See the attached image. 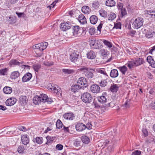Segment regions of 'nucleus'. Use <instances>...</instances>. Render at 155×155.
Returning <instances> with one entry per match:
<instances>
[{
    "instance_id": "nucleus-20",
    "label": "nucleus",
    "mask_w": 155,
    "mask_h": 155,
    "mask_svg": "<svg viewBox=\"0 0 155 155\" xmlns=\"http://www.w3.org/2000/svg\"><path fill=\"white\" fill-rule=\"evenodd\" d=\"M21 140L24 145H26L29 143V139L26 134L21 136Z\"/></svg>"
},
{
    "instance_id": "nucleus-25",
    "label": "nucleus",
    "mask_w": 155,
    "mask_h": 155,
    "mask_svg": "<svg viewBox=\"0 0 155 155\" xmlns=\"http://www.w3.org/2000/svg\"><path fill=\"white\" fill-rule=\"evenodd\" d=\"M82 88V86H79L78 84H75L74 85L72 86L71 87V91L75 92L76 91H78L79 90Z\"/></svg>"
},
{
    "instance_id": "nucleus-41",
    "label": "nucleus",
    "mask_w": 155,
    "mask_h": 155,
    "mask_svg": "<svg viewBox=\"0 0 155 155\" xmlns=\"http://www.w3.org/2000/svg\"><path fill=\"white\" fill-rule=\"evenodd\" d=\"M120 17H123L124 16L127 15V12L126 8H124L120 10Z\"/></svg>"
},
{
    "instance_id": "nucleus-26",
    "label": "nucleus",
    "mask_w": 155,
    "mask_h": 155,
    "mask_svg": "<svg viewBox=\"0 0 155 155\" xmlns=\"http://www.w3.org/2000/svg\"><path fill=\"white\" fill-rule=\"evenodd\" d=\"M97 17L95 15H92L90 18V21L91 24H95L97 22Z\"/></svg>"
},
{
    "instance_id": "nucleus-7",
    "label": "nucleus",
    "mask_w": 155,
    "mask_h": 155,
    "mask_svg": "<svg viewBox=\"0 0 155 155\" xmlns=\"http://www.w3.org/2000/svg\"><path fill=\"white\" fill-rule=\"evenodd\" d=\"M48 45V42H45L35 45V47L36 49L42 51L46 48Z\"/></svg>"
},
{
    "instance_id": "nucleus-9",
    "label": "nucleus",
    "mask_w": 155,
    "mask_h": 155,
    "mask_svg": "<svg viewBox=\"0 0 155 155\" xmlns=\"http://www.w3.org/2000/svg\"><path fill=\"white\" fill-rule=\"evenodd\" d=\"M63 117L66 120H72L74 119L75 116L73 113L70 112L64 114Z\"/></svg>"
},
{
    "instance_id": "nucleus-56",
    "label": "nucleus",
    "mask_w": 155,
    "mask_h": 155,
    "mask_svg": "<svg viewBox=\"0 0 155 155\" xmlns=\"http://www.w3.org/2000/svg\"><path fill=\"white\" fill-rule=\"evenodd\" d=\"M113 143H110V146L108 147L107 150L109 152H111L113 150L114 147H113Z\"/></svg>"
},
{
    "instance_id": "nucleus-61",
    "label": "nucleus",
    "mask_w": 155,
    "mask_h": 155,
    "mask_svg": "<svg viewBox=\"0 0 155 155\" xmlns=\"http://www.w3.org/2000/svg\"><path fill=\"white\" fill-rule=\"evenodd\" d=\"M141 153L140 151L137 150L132 152L131 155H140Z\"/></svg>"
},
{
    "instance_id": "nucleus-18",
    "label": "nucleus",
    "mask_w": 155,
    "mask_h": 155,
    "mask_svg": "<svg viewBox=\"0 0 155 155\" xmlns=\"http://www.w3.org/2000/svg\"><path fill=\"white\" fill-rule=\"evenodd\" d=\"M6 20L9 24H12L15 23L16 21V17H7Z\"/></svg>"
},
{
    "instance_id": "nucleus-24",
    "label": "nucleus",
    "mask_w": 155,
    "mask_h": 155,
    "mask_svg": "<svg viewBox=\"0 0 155 155\" xmlns=\"http://www.w3.org/2000/svg\"><path fill=\"white\" fill-rule=\"evenodd\" d=\"M118 75V72L117 70L116 69H114L111 71L110 76L112 78L117 77Z\"/></svg>"
},
{
    "instance_id": "nucleus-16",
    "label": "nucleus",
    "mask_w": 155,
    "mask_h": 155,
    "mask_svg": "<svg viewBox=\"0 0 155 155\" xmlns=\"http://www.w3.org/2000/svg\"><path fill=\"white\" fill-rule=\"evenodd\" d=\"M31 77V74L30 73H27L23 76L22 78V81L25 82L28 81Z\"/></svg>"
},
{
    "instance_id": "nucleus-4",
    "label": "nucleus",
    "mask_w": 155,
    "mask_h": 155,
    "mask_svg": "<svg viewBox=\"0 0 155 155\" xmlns=\"http://www.w3.org/2000/svg\"><path fill=\"white\" fill-rule=\"evenodd\" d=\"M143 19L142 18H138L135 19L133 21L132 26L134 29H138L143 25Z\"/></svg>"
},
{
    "instance_id": "nucleus-21",
    "label": "nucleus",
    "mask_w": 155,
    "mask_h": 155,
    "mask_svg": "<svg viewBox=\"0 0 155 155\" xmlns=\"http://www.w3.org/2000/svg\"><path fill=\"white\" fill-rule=\"evenodd\" d=\"M78 21L79 22L83 24H85L87 23L86 19L83 14L79 15L78 17Z\"/></svg>"
},
{
    "instance_id": "nucleus-59",
    "label": "nucleus",
    "mask_w": 155,
    "mask_h": 155,
    "mask_svg": "<svg viewBox=\"0 0 155 155\" xmlns=\"http://www.w3.org/2000/svg\"><path fill=\"white\" fill-rule=\"evenodd\" d=\"M95 31V29L94 28H91L89 29V33L91 35H94Z\"/></svg>"
},
{
    "instance_id": "nucleus-42",
    "label": "nucleus",
    "mask_w": 155,
    "mask_h": 155,
    "mask_svg": "<svg viewBox=\"0 0 155 155\" xmlns=\"http://www.w3.org/2000/svg\"><path fill=\"white\" fill-rule=\"evenodd\" d=\"M8 71V69L7 68L1 69L0 70V74L1 75H5L6 74Z\"/></svg>"
},
{
    "instance_id": "nucleus-29",
    "label": "nucleus",
    "mask_w": 155,
    "mask_h": 155,
    "mask_svg": "<svg viewBox=\"0 0 155 155\" xmlns=\"http://www.w3.org/2000/svg\"><path fill=\"white\" fill-rule=\"evenodd\" d=\"M33 102L35 104H38L41 102L40 95L39 96H36L33 99Z\"/></svg>"
},
{
    "instance_id": "nucleus-8",
    "label": "nucleus",
    "mask_w": 155,
    "mask_h": 155,
    "mask_svg": "<svg viewBox=\"0 0 155 155\" xmlns=\"http://www.w3.org/2000/svg\"><path fill=\"white\" fill-rule=\"evenodd\" d=\"M77 83L79 86H82V87L84 86L86 87L87 86V81L86 79L84 77L79 78L77 81Z\"/></svg>"
},
{
    "instance_id": "nucleus-17",
    "label": "nucleus",
    "mask_w": 155,
    "mask_h": 155,
    "mask_svg": "<svg viewBox=\"0 0 155 155\" xmlns=\"http://www.w3.org/2000/svg\"><path fill=\"white\" fill-rule=\"evenodd\" d=\"M119 88V85L113 84L111 85L109 89L112 92L116 93L118 90Z\"/></svg>"
},
{
    "instance_id": "nucleus-47",
    "label": "nucleus",
    "mask_w": 155,
    "mask_h": 155,
    "mask_svg": "<svg viewBox=\"0 0 155 155\" xmlns=\"http://www.w3.org/2000/svg\"><path fill=\"white\" fill-rule=\"evenodd\" d=\"M154 32L152 31H149L147 32L146 34V37L148 38H150L152 37Z\"/></svg>"
},
{
    "instance_id": "nucleus-6",
    "label": "nucleus",
    "mask_w": 155,
    "mask_h": 155,
    "mask_svg": "<svg viewBox=\"0 0 155 155\" xmlns=\"http://www.w3.org/2000/svg\"><path fill=\"white\" fill-rule=\"evenodd\" d=\"M90 45L91 48L95 49H99L102 47L100 43L95 39L91 40L90 42Z\"/></svg>"
},
{
    "instance_id": "nucleus-54",
    "label": "nucleus",
    "mask_w": 155,
    "mask_h": 155,
    "mask_svg": "<svg viewBox=\"0 0 155 155\" xmlns=\"http://www.w3.org/2000/svg\"><path fill=\"white\" fill-rule=\"evenodd\" d=\"M63 71L65 74H70L73 72L72 70L68 69H63Z\"/></svg>"
},
{
    "instance_id": "nucleus-19",
    "label": "nucleus",
    "mask_w": 155,
    "mask_h": 155,
    "mask_svg": "<svg viewBox=\"0 0 155 155\" xmlns=\"http://www.w3.org/2000/svg\"><path fill=\"white\" fill-rule=\"evenodd\" d=\"M79 71H80L82 74L84 75L89 71V70H93L87 67L84 66H81L78 69Z\"/></svg>"
},
{
    "instance_id": "nucleus-27",
    "label": "nucleus",
    "mask_w": 155,
    "mask_h": 155,
    "mask_svg": "<svg viewBox=\"0 0 155 155\" xmlns=\"http://www.w3.org/2000/svg\"><path fill=\"white\" fill-rule=\"evenodd\" d=\"M12 89L11 87L5 86L3 89V91L6 94H9L12 92Z\"/></svg>"
},
{
    "instance_id": "nucleus-43",
    "label": "nucleus",
    "mask_w": 155,
    "mask_h": 155,
    "mask_svg": "<svg viewBox=\"0 0 155 155\" xmlns=\"http://www.w3.org/2000/svg\"><path fill=\"white\" fill-rule=\"evenodd\" d=\"M63 124L60 120H58L56 123V126L57 128L58 129H60L62 127Z\"/></svg>"
},
{
    "instance_id": "nucleus-45",
    "label": "nucleus",
    "mask_w": 155,
    "mask_h": 155,
    "mask_svg": "<svg viewBox=\"0 0 155 155\" xmlns=\"http://www.w3.org/2000/svg\"><path fill=\"white\" fill-rule=\"evenodd\" d=\"M127 66L130 69L134 66H136L134 61H129L127 64Z\"/></svg>"
},
{
    "instance_id": "nucleus-37",
    "label": "nucleus",
    "mask_w": 155,
    "mask_h": 155,
    "mask_svg": "<svg viewBox=\"0 0 155 155\" xmlns=\"http://www.w3.org/2000/svg\"><path fill=\"white\" fill-rule=\"evenodd\" d=\"M103 42L104 45L109 48H110L112 46V44L111 43L107 40H104Z\"/></svg>"
},
{
    "instance_id": "nucleus-53",
    "label": "nucleus",
    "mask_w": 155,
    "mask_h": 155,
    "mask_svg": "<svg viewBox=\"0 0 155 155\" xmlns=\"http://www.w3.org/2000/svg\"><path fill=\"white\" fill-rule=\"evenodd\" d=\"M121 25L120 22H118L114 24V27L116 29H121Z\"/></svg>"
},
{
    "instance_id": "nucleus-22",
    "label": "nucleus",
    "mask_w": 155,
    "mask_h": 155,
    "mask_svg": "<svg viewBox=\"0 0 155 155\" xmlns=\"http://www.w3.org/2000/svg\"><path fill=\"white\" fill-rule=\"evenodd\" d=\"M47 141L46 144L49 145L52 143L53 142L55 139L56 137L48 136L46 137Z\"/></svg>"
},
{
    "instance_id": "nucleus-12",
    "label": "nucleus",
    "mask_w": 155,
    "mask_h": 155,
    "mask_svg": "<svg viewBox=\"0 0 155 155\" xmlns=\"http://www.w3.org/2000/svg\"><path fill=\"white\" fill-rule=\"evenodd\" d=\"M91 90L93 93H97L100 92V88L99 86L96 84H93L91 87Z\"/></svg>"
},
{
    "instance_id": "nucleus-51",
    "label": "nucleus",
    "mask_w": 155,
    "mask_h": 155,
    "mask_svg": "<svg viewBox=\"0 0 155 155\" xmlns=\"http://www.w3.org/2000/svg\"><path fill=\"white\" fill-rule=\"evenodd\" d=\"M24 150V148L23 146H20L18 148V151L20 153H22Z\"/></svg>"
},
{
    "instance_id": "nucleus-11",
    "label": "nucleus",
    "mask_w": 155,
    "mask_h": 155,
    "mask_svg": "<svg viewBox=\"0 0 155 155\" xmlns=\"http://www.w3.org/2000/svg\"><path fill=\"white\" fill-rule=\"evenodd\" d=\"M76 130L78 131H82L85 129V125L82 123H78L75 125Z\"/></svg>"
},
{
    "instance_id": "nucleus-28",
    "label": "nucleus",
    "mask_w": 155,
    "mask_h": 155,
    "mask_svg": "<svg viewBox=\"0 0 155 155\" xmlns=\"http://www.w3.org/2000/svg\"><path fill=\"white\" fill-rule=\"evenodd\" d=\"M28 99L26 96H22L20 98V101L21 104L25 105L27 104Z\"/></svg>"
},
{
    "instance_id": "nucleus-58",
    "label": "nucleus",
    "mask_w": 155,
    "mask_h": 155,
    "mask_svg": "<svg viewBox=\"0 0 155 155\" xmlns=\"http://www.w3.org/2000/svg\"><path fill=\"white\" fill-rule=\"evenodd\" d=\"M107 84V82L105 80L101 81L100 83V85L102 87H104Z\"/></svg>"
},
{
    "instance_id": "nucleus-2",
    "label": "nucleus",
    "mask_w": 155,
    "mask_h": 155,
    "mask_svg": "<svg viewBox=\"0 0 155 155\" xmlns=\"http://www.w3.org/2000/svg\"><path fill=\"white\" fill-rule=\"evenodd\" d=\"M23 63H24V62L22 61L15 59H12L9 61L8 65L11 67L20 66L22 68H25L26 67L28 68L29 67L28 65H23Z\"/></svg>"
},
{
    "instance_id": "nucleus-35",
    "label": "nucleus",
    "mask_w": 155,
    "mask_h": 155,
    "mask_svg": "<svg viewBox=\"0 0 155 155\" xmlns=\"http://www.w3.org/2000/svg\"><path fill=\"white\" fill-rule=\"evenodd\" d=\"M81 140L83 143L85 144H88L89 142V138L86 136H83L81 137Z\"/></svg>"
},
{
    "instance_id": "nucleus-31",
    "label": "nucleus",
    "mask_w": 155,
    "mask_h": 155,
    "mask_svg": "<svg viewBox=\"0 0 155 155\" xmlns=\"http://www.w3.org/2000/svg\"><path fill=\"white\" fill-rule=\"evenodd\" d=\"M136 66H139L142 64L143 61V59L141 58H138L136 59L134 61Z\"/></svg>"
},
{
    "instance_id": "nucleus-38",
    "label": "nucleus",
    "mask_w": 155,
    "mask_h": 155,
    "mask_svg": "<svg viewBox=\"0 0 155 155\" xmlns=\"http://www.w3.org/2000/svg\"><path fill=\"white\" fill-rule=\"evenodd\" d=\"M81 142L80 140L76 139L74 140L73 144L74 145L77 147H78L81 146Z\"/></svg>"
},
{
    "instance_id": "nucleus-30",
    "label": "nucleus",
    "mask_w": 155,
    "mask_h": 155,
    "mask_svg": "<svg viewBox=\"0 0 155 155\" xmlns=\"http://www.w3.org/2000/svg\"><path fill=\"white\" fill-rule=\"evenodd\" d=\"M82 11L84 14H88L91 12V10L88 6H83L82 8Z\"/></svg>"
},
{
    "instance_id": "nucleus-32",
    "label": "nucleus",
    "mask_w": 155,
    "mask_h": 155,
    "mask_svg": "<svg viewBox=\"0 0 155 155\" xmlns=\"http://www.w3.org/2000/svg\"><path fill=\"white\" fill-rule=\"evenodd\" d=\"M115 4V2L114 0H107L106 2V5L108 6L112 7Z\"/></svg>"
},
{
    "instance_id": "nucleus-57",
    "label": "nucleus",
    "mask_w": 155,
    "mask_h": 155,
    "mask_svg": "<svg viewBox=\"0 0 155 155\" xmlns=\"http://www.w3.org/2000/svg\"><path fill=\"white\" fill-rule=\"evenodd\" d=\"M118 9L120 10L122 9L123 8V4L120 2H118L117 5Z\"/></svg>"
},
{
    "instance_id": "nucleus-3",
    "label": "nucleus",
    "mask_w": 155,
    "mask_h": 155,
    "mask_svg": "<svg viewBox=\"0 0 155 155\" xmlns=\"http://www.w3.org/2000/svg\"><path fill=\"white\" fill-rule=\"evenodd\" d=\"M81 99L84 103L88 104L91 102L92 97L90 93L85 92L81 94Z\"/></svg>"
},
{
    "instance_id": "nucleus-64",
    "label": "nucleus",
    "mask_w": 155,
    "mask_h": 155,
    "mask_svg": "<svg viewBox=\"0 0 155 155\" xmlns=\"http://www.w3.org/2000/svg\"><path fill=\"white\" fill-rule=\"evenodd\" d=\"M115 104V101H113L108 104V106L111 107H113L114 106Z\"/></svg>"
},
{
    "instance_id": "nucleus-23",
    "label": "nucleus",
    "mask_w": 155,
    "mask_h": 155,
    "mask_svg": "<svg viewBox=\"0 0 155 155\" xmlns=\"http://www.w3.org/2000/svg\"><path fill=\"white\" fill-rule=\"evenodd\" d=\"M97 98L98 102L102 104L105 103L107 101V98L105 96L103 95L98 97Z\"/></svg>"
},
{
    "instance_id": "nucleus-5",
    "label": "nucleus",
    "mask_w": 155,
    "mask_h": 155,
    "mask_svg": "<svg viewBox=\"0 0 155 155\" xmlns=\"http://www.w3.org/2000/svg\"><path fill=\"white\" fill-rule=\"evenodd\" d=\"M101 53L102 58L103 59H106V62H108L111 61L112 59V57L111 56L110 58L107 59L109 55V52L106 50L102 49L101 51Z\"/></svg>"
},
{
    "instance_id": "nucleus-63",
    "label": "nucleus",
    "mask_w": 155,
    "mask_h": 155,
    "mask_svg": "<svg viewBox=\"0 0 155 155\" xmlns=\"http://www.w3.org/2000/svg\"><path fill=\"white\" fill-rule=\"evenodd\" d=\"M97 72L106 76H108L107 73L106 72L103 70L99 69L97 71Z\"/></svg>"
},
{
    "instance_id": "nucleus-15",
    "label": "nucleus",
    "mask_w": 155,
    "mask_h": 155,
    "mask_svg": "<svg viewBox=\"0 0 155 155\" xmlns=\"http://www.w3.org/2000/svg\"><path fill=\"white\" fill-rule=\"evenodd\" d=\"M87 58L88 59H94L96 57V53L93 51H90L86 54Z\"/></svg>"
},
{
    "instance_id": "nucleus-39",
    "label": "nucleus",
    "mask_w": 155,
    "mask_h": 155,
    "mask_svg": "<svg viewBox=\"0 0 155 155\" xmlns=\"http://www.w3.org/2000/svg\"><path fill=\"white\" fill-rule=\"evenodd\" d=\"M89 70V71L85 75V77L88 79L91 78H93L94 75L93 73Z\"/></svg>"
},
{
    "instance_id": "nucleus-50",
    "label": "nucleus",
    "mask_w": 155,
    "mask_h": 155,
    "mask_svg": "<svg viewBox=\"0 0 155 155\" xmlns=\"http://www.w3.org/2000/svg\"><path fill=\"white\" fill-rule=\"evenodd\" d=\"M44 65L47 66H50L53 65L54 63L52 62H49L47 61H45L44 62Z\"/></svg>"
},
{
    "instance_id": "nucleus-1",
    "label": "nucleus",
    "mask_w": 155,
    "mask_h": 155,
    "mask_svg": "<svg viewBox=\"0 0 155 155\" xmlns=\"http://www.w3.org/2000/svg\"><path fill=\"white\" fill-rule=\"evenodd\" d=\"M79 52L77 50H74L70 55V59L73 62L76 63L77 64H82V60L79 58Z\"/></svg>"
},
{
    "instance_id": "nucleus-60",
    "label": "nucleus",
    "mask_w": 155,
    "mask_h": 155,
    "mask_svg": "<svg viewBox=\"0 0 155 155\" xmlns=\"http://www.w3.org/2000/svg\"><path fill=\"white\" fill-rule=\"evenodd\" d=\"M59 58L60 61H64L66 60V57L63 55L60 56Z\"/></svg>"
},
{
    "instance_id": "nucleus-55",
    "label": "nucleus",
    "mask_w": 155,
    "mask_h": 155,
    "mask_svg": "<svg viewBox=\"0 0 155 155\" xmlns=\"http://www.w3.org/2000/svg\"><path fill=\"white\" fill-rule=\"evenodd\" d=\"M63 145L60 144H57L56 146V149L58 150H61L63 149Z\"/></svg>"
},
{
    "instance_id": "nucleus-44",
    "label": "nucleus",
    "mask_w": 155,
    "mask_h": 155,
    "mask_svg": "<svg viewBox=\"0 0 155 155\" xmlns=\"http://www.w3.org/2000/svg\"><path fill=\"white\" fill-rule=\"evenodd\" d=\"M108 19L109 20H114L116 17V15L114 13H111L108 16Z\"/></svg>"
},
{
    "instance_id": "nucleus-48",
    "label": "nucleus",
    "mask_w": 155,
    "mask_h": 155,
    "mask_svg": "<svg viewBox=\"0 0 155 155\" xmlns=\"http://www.w3.org/2000/svg\"><path fill=\"white\" fill-rule=\"evenodd\" d=\"M43 139L42 137H37L35 139V141L37 143L41 144L43 142Z\"/></svg>"
},
{
    "instance_id": "nucleus-46",
    "label": "nucleus",
    "mask_w": 155,
    "mask_h": 155,
    "mask_svg": "<svg viewBox=\"0 0 155 155\" xmlns=\"http://www.w3.org/2000/svg\"><path fill=\"white\" fill-rule=\"evenodd\" d=\"M147 14L151 16V17L153 18H155V10L147 11Z\"/></svg>"
},
{
    "instance_id": "nucleus-52",
    "label": "nucleus",
    "mask_w": 155,
    "mask_h": 155,
    "mask_svg": "<svg viewBox=\"0 0 155 155\" xmlns=\"http://www.w3.org/2000/svg\"><path fill=\"white\" fill-rule=\"evenodd\" d=\"M40 68L41 66L39 64L34 65L33 66V69L36 72L38 71Z\"/></svg>"
},
{
    "instance_id": "nucleus-33",
    "label": "nucleus",
    "mask_w": 155,
    "mask_h": 155,
    "mask_svg": "<svg viewBox=\"0 0 155 155\" xmlns=\"http://www.w3.org/2000/svg\"><path fill=\"white\" fill-rule=\"evenodd\" d=\"M118 68L121 72L122 74L124 75L125 74L127 70V68L124 65L122 66L119 67Z\"/></svg>"
},
{
    "instance_id": "nucleus-36",
    "label": "nucleus",
    "mask_w": 155,
    "mask_h": 155,
    "mask_svg": "<svg viewBox=\"0 0 155 155\" xmlns=\"http://www.w3.org/2000/svg\"><path fill=\"white\" fill-rule=\"evenodd\" d=\"M40 95L41 102L43 103L46 102L47 100V96L45 94H41Z\"/></svg>"
},
{
    "instance_id": "nucleus-40",
    "label": "nucleus",
    "mask_w": 155,
    "mask_h": 155,
    "mask_svg": "<svg viewBox=\"0 0 155 155\" xmlns=\"http://www.w3.org/2000/svg\"><path fill=\"white\" fill-rule=\"evenodd\" d=\"M99 12L100 15L102 17H106L107 15V12L103 9H101L100 10Z\"/></svg>"
},
{
    "instance_id": "nucleus-13",
    "label": "nucleus",
    "mask_w": 155,
    "mask_h": 155,
    "mask_svg": "<svg viewBox=\"0 0 155 155\" xmlns=\"http://www.w3.org/2000/svg\"><path fill=\"white\" fill-rule=\"evenodd\" d=\"M16 101L17 100L15 98H10L6 100L5 104L7 106H11L14 105Z\"/></svg>"
},
{
    "instance_id": "nucleus-49",
    "label": "nucleus",
    "mask_w": 155,
    "mask_h": 155,
    "mask_svg": "<svg viewBox=\"0 0 155 155\" xmlns=\"http://www.w3.org/2000/svg\"><path fill=\"white\" fill-rule=\"evenodd\" d=\"M99 5V2L98 1L94 2L92 4V7L96 9L98 8Z\"/></svg>"
},
{
    "instance_id": "nucleus-34",
    "label": "nucleus",
    "mask_w": 155,
    "mask_h": 155,
    "mask_svg": "<svg viewBox=\"0 0 155 155\" xmlns=\"http://www.w3.org/2000/svg\"><path fill=\"white\" fill-rule=\"evenodd\" d=\"M19 76V72L18 71H15L12 73L11 78L12 79H15L17 78Z\"/></svg>"
},
{
    "instance_id": "nucleus-62",
    "label": "nucleus",
    "mask_w": 155,
    "mask_h": 155,
    "mask_svg": "<svg viewBox=\"0 0 155 155\" xmlns=\"http://www.w3.org/2000/svg\"><path fill=\"white\" fill-rule=\"evenodd\" d=\"M130 102L127 101H126L125 102L124 106L125 108H127L130 107Z\"/></svg>"
},
{
    "instance_id": "nucleus-10",
    "label": "nucleus",
    "mask_w": 155,
    "mask_h": 155,
    "mask_svg": "<svg viewBox=\"0 0 155 155\" xmlns=\"http://www.w3.org/2000/svg\"><path fill=\"white\" fill-rule=\"evenodd\" d=\"M60 28L61 30L64 31L69 29L71 27V24L68 21L61 23Z\"/></svg>"
},
{
    "instance_id": "nucleus-14",
    "label": "nucleus",
    "mask_w": 155,
    "mask_h": 155,
    "mask_svg": "<svg viewBox=\"0 0 155 155\" xmlns=\"http://www.w3.org/2000/svg\"><path fill=\"white\" fill-rule=\"evenodd\" d=\"M73 35L75 36L81 34L80 32V28L78 26H74L72 28Z\"/></svg>"
}]
</instances>
